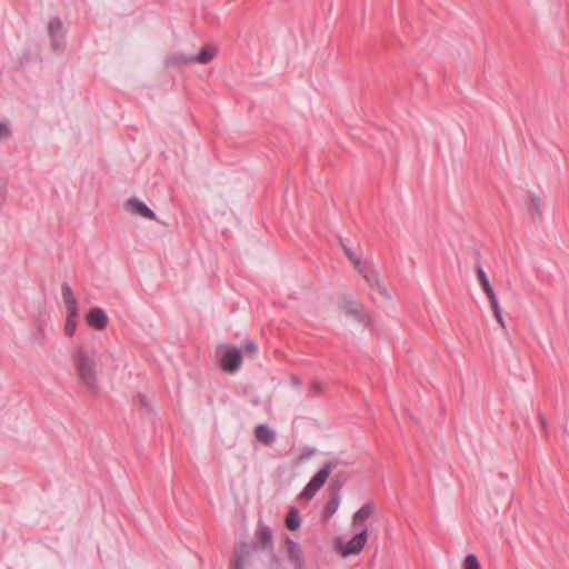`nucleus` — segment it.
I'll list each match as a JSON object with an SVG mask.
<instances>
[{
	"mask_svg": "<svg viewBox=\"0 0 569 569\" xmlns=\"http://www.w3.org/2000/svg\"><path fill=\"white\" fill-rule=\"evenodd\" d=\"M96 356L97 351L93 347L78 346L74 350V367L78 378L92 393L99 390Z\"/></svg>",
	"mask_w": 569,
	"mask_h": 569,
	"instance_id": "nucleus-1",
	"label": "nucleus"
},
{
	"mask_svg": "<svg viewBox=\"0 0 569 569\" xmlns=\"http://www.w3.org/2000/svg\"><path fill=\"white\" fill-rule=\"evenodd\" d=\"M342 461L339 458H332L327 460L322 467L316 472V475L306 485L300 493V498L310 500L316 493L325 486L330 473L337 469Z\"/></svg>",
	"mask_w": 569,
	"mask_h": 569,
	"instance_id": "nucleus-2",
	"label": "nucleus"
},
{
	"mask_svg": "<svg viewBox=\"0 0 569 569\" xmlns=\"http://www.w3.org/2000/svg\"><path fill=\"white\" fill-rule=\"evenodd\" d=\"M217 54V49L211 44H206L197 54L194 56H183V54H173L168 58V63H208L210 62L214 56Z\"/></svg>",
	"mask_w": 569,
	"mask_h": 569,
	"instance_id": "nucleus-3",
	"label": "nucleus"
},
{
	"mask_svg": "<svg viewBox=\"0 0 569 569\" xmlns=\"http://www.w3.org/2000/svg\"><path fill=\"white\" fill-rule=\"evenodd\" d=\"M221 358H220V366L221 368L228 372L233 373L236 372L242 361V355L241 351L232 346L224 345L220 347Z\"/></svg>",
	"mask_w": 569,
	"mask_h": 569,
	"instance_id": "nucleus-4",
	"label": "nucleus"
},
{
	"mask_svg": "<svg viewBox=\"0 0 569 569\" xmlns=\"http://www.w3.org/2000/svg\"><path fill=\"white\" fill-rule=\"evenodd\" d=\"M367 538L368 531L367 528H363L360 532L355 535L353 538L346 545H343L342 541L338 539L336 541V548L338 549L342 557L358 555L363 550L365 545L367 542Z\"/></svg>",
	"mask_w": 569,
	"mask_h": 569,
	"instance_id": "nucleus-5",
	"label": "nucleus"
},
{
	"mask_svg": "<svg viewBox=\"0 0 569 569\" xmlns=\"http://www.w3.org/2000/svg\"><path fill=\"white\" fill-rule=\"evenodd\" d=\"M341 487V477L340 475H335L332 478V482L330 485V490L335 491L330 498V500L326 503L323 515L326 518H330L338 510L340 505V495L339 490Z\"/></svg>",
	"mask_w": 569,
	"mask_h": 569,
	"instance_id": "nucleus-6",
	"label": "nucleus"
},
{
	"mask_svg": "<svg viewBox=\"0 0 569 569\" xmlns=\"http://www.w3.org/2000/svg\"><path fill=\"white\" fill-rule=\"evenodd\" d=\"M126 209L131 213L138 214L146 219H156V213L141 200L131 198L126 203Z\"/></svg>",
	"mask_w": 569,
	"mask_h": 569,
	"instance_id": "nucleus-7",
	"label": "nucleus"
},
{
	"mask_svg": "<svg viewBox=\"0 0 569 569\" xmlns=\"http://www.w3.org/2000/svg\"><path fill=\"white\" fill-rule=\"evenodd\" d=\"M89 326L98 330H103L109 323V319L103 309L99 307L91 308L87 315Z\"/></svg>",
	"mask_w": 569,
	"mask_h": 569,
	"instance_id": "nucleus-8",
	"label": "nucleus"
},
{
	"mask_svg": "<svg viewBox=\"0 0 569 569\" xmlns=\"http://www.w3.org/2000/svg\"><path fill=\"white\" fill-rule=\"evenodd\" d=\"M256 549H268L272 547V532L271 529L260 523L256 531V541L253 543Z\"/></svg>",
	"mask_w": 569,
	"mask_h": 569,
	"instance_id": "nucleus-9",
	"label": "nucleus"
},
{
	"mask_svg": "<svg viewBox=\"0 0 569 569\" xmlns=\"http://www.w3.org/2000/svg\"><path fill=\"white\" fill-rule=\"evenodd\" d=\"M287 547L289 561L296 567V569H302L305 561L300 545L290 538H287Z\"/></svg>",
	"mask_w": 569,
	"mask_h": 569,
	"instance_id": "nucleus-10",
	"label": "nucleus"
},
{
	"mask_svg": "<svg viewBox=\"0 0 569 569\" xmlns=\"http://www.w3.org/2000/svg\"><path fill=\"white\" fill-rule=\"evenodd\" d=\"M365 279L367 280L368 284L376 290L381 297L385 299H390V293L383 282L381 281V278L378 272L370 271L365 273Z\"/></svg>",
	"mask_w": 569,
	"mask_h": 569,
	"instance_id": "nucleus-11",
	"label": "nucleus"
},
{
	"mask_svg": "<svg viewBox=\"0 0 569 569\" xmlns=\"http://www.w3.org/2000/svg\"><path fill=\"white\" fill-rule=\"evenodd\" d=\"M375 512V503L367 501L352 517V526H362Z\"/></svg>",
	"mask_w": 569,
	"mask_h": 569,
	"instance_id": "nucleus-12",
	"label": "nucleus"
},
{
	"mask_svg": "<svg viewBox=\"0 0 569 569\" xmlns=\"http://www.w3.org/2000/svg\"><path fill=\"white\" fill-rule=\"evenodd\" d=\"M346 313L349 316H352L356 320L369 325L370 318L369 316L363 311V307L361 303H353V302H347L343 306Z\"/></svg>",
	"mask_w": 569,
	"mask_h": 569,
	"instance_id": "nucleus-13",
	"label": "nucleus"
},
{
	"mask_svg": "<svg viewBox=\"0 0 569 569\" xmlns=\"http://www.w3.org/2000/svg\"><path fill=\"white\" fill-rule=\"evenodd\" d=\"M49 33L52 39L54 49H60L64 31L62 22L59 19H53L49 23Z\"/></svg>",
	"mask_w": 569,
	"mask_h": 569,
	"instance_id": "nucleus-14",
	"label": "nucleus"
},
{
	"mask_svg": "<svg viewBox=\"0 0 569 569\" xmlns=\"http://www.w3.org/2000/svg\"><path fill=\"white\" fill-rule=\"evenodd\" d=\"M256 439L264 446H270L276 440L274 432L264 423L259 425L254 429Z\"/></svg>",
	"mask_w": 569,
	"mask_h": 569,
	"instance_id": "nucleus-15",
	"label": "nucleus"
},
{
	"mask_svg": "<svg viewBox=\"0 0 569 569\" xmlns=\"http://www.w3.org/2000/svg\"><path fill=\"white\" fill-rule=\"evenodd\" d=\"M286 526L291 531H297L301 527V518L300 512L297 507H290L288 515L286 517Z\"/></svg>",
	"mask_w": 569,
	"mask_h": 569,
	"instance_id": "nucleus-16",
	"label": "nucleus"
},
{
	"mask_svg": "<svg viewBox=\"0 0 569 569\" xmlns=\"http://www.w3.org/2000/svg\"><path fill=\"white\" fill-rule=\"evenodd\" d=\"M250 553L249 546L247 543H241L239 549L236 552L234 568L233 569H243L246 559Z\"/></svg>",
	"mask_w": 569,
	"mask_h": 569,
	"instance_id": "nucleus-17",
	"label": "nucleus"
},
{
	"mask_svg": "<svg viewBox=\"0 0 569 569\" xmlns=\"http://www.w3.org/2000/svg\"><path fill=\"white\" fill-rule=\"evenodd\" d=\"M532 219L541 218V199L537 194L530 196V202L528 208Z\"/></svg>",
	"mask_w": 569,
	"mask_h": 569,
	"instance_id": "nucleus-18",
	"label": "nucleus"
},
{
	"mask_svg": "<svg viewBox=\"0 0 569 569\" xmlns=\"http://www.w3.org/2000/svg\"><path fill=\"white\" fill-rule=\"evenodd\" d=\"M61 295L64 305H72V302H77V298L74 297L72 289L67 282L61 286Z\"/></svg>",
	"mask_w": 569,
	"mask_h": 569,
	"instance_id": "nucleus-19",
	"label": "nucleus"
},
{
	"mask_svg": "<svg viewBox=\"0 0 569 569\" xmlns=\"http://www.w3.org/2000/svg\"><path fill=\"white\" fill-rule=\"evenodd\" d=\"M477 272V278H478V281L483 290V292L488 291L489 289L492 288L488 277H487V273L485 272L483 268L481 266H479L476 270Z\"/></svg>",
	"mask_w": 569,
	"mask_h": 569,
	"instance_id": "nucleus-20",
	"label": "nucleus"
},
{
	"mask_svg": "<svg viewBox=\"0 0 569 569\" xmlns=\"http://www.w3.org/2000/svg\"><path fill=\"white\" fill-rule=\"evenodd\" d=\"M341 244H342V248H343L346 254L348 256V258L352 261V263L358 269V271L362 273V269L360 268V264H361L360 258L355 254V252L352 251V249L350 247H348L345 243H341Z\"/></svg>",
	"mask_w": 569,
	"mask_h": 569,
	"instance_id": "nucleus-21",
	"label": "nucleus"
},
{
	"mask_svg": "<svg viewBox=\"0 0 569 569\" xmlns=\"http://www.w3.org/2000/svg\"><path fill=\"white\" fill-rule=\"evenodd\" d=\"M463 569H481L480 563L475 555H468L462 563Z\"/></svg>",
	"mask_w": 569,
	"mask_h": 569,
	"instance_id": "nucleus-22",
	"label": "nucleus"
},
{
	"mask_svg": "<svg viewBox=\"0 0 569 569\" xmlns=\"http://www.w3.org/2000/svg\"><path fill=\"white\" fill-rule=\"evenodd\" d=\"M76 328H77V319H72V318H67L66 319V325H64V332L68 335V336H73L74 332H76Z\"/></svg>",
	"mask_w": 569,
	"mask_h": 569,
	"instance_id": "nucleus-23",
	"label": "nucleus"
},
{
	"mask_svg": "<svg viewBox=\"0 0 569 569\" xmlns=\"http://www.w3.org/2000/svg\"><path fill=\"white\" fill-rule=\"evenodd\" d=\"M485 293H486L488 300L490 301L492 310H496V309L500 308V305H499V301H498V298H497V296L495 293L493 288L489 289Z\"/></svg>",
	"mask_w": 569,
	"mask_h": 569,
	"instance_id": "nucleus-24",
	"label": "nucleus"
},
{
	"mask_svg": "<svg viewBox=\"0 0 569 569\" xmlns=\"http://www.w3.org/2000/svg\"><path fill=\"white\" fill-rule=\"evenodd\" d=\"M67 311V318L78 319V302H72V305H64Z\"/></svg>",
	"mask_w": 569,
	"mask_h": 569,
	"instance_id": "nucleus-25",
	"label": "nucleus"
},
{
	"mask_svg": "<svg viewBox=\"0 0 569 569\" xmlns=\"http://www.w3.org/2000/svg\"><path fill=\"white\" fill-rule=\"evenodd\" d=\"M11 136V130L8 122H0V139L6 140Z\"/></svg>",
	"mask_w": 569,
	"mask_h": 569,
	"instance_id": "nucleus-26",
	"label": "nucleus"
},
{
	"mask_svg": "<svg viewBox=\"0 0 569 569\" xmlns=\"http://www.w3.org/2000/svg\"><path fill=\"white\" fill-rule=\"evenodd\" d=\"M243 349L246 352H248L250 355H256L258 351L257 345L252 340H247L243 345Z\"/></svg>",
	"mask_w": 569,
	"mask_h": 569,
	"instance_id": "nucleus-27",
	"label": "nucleus"
},
{
	"mask_svg": "<svg viewBox=\"0 0 569 569\" xmlns=\"http://www.w3.org/2000/svg\"><path fill=\"white\" fill-rule=\"evenodd\" d=\"M497 321L499 322V325L502 327V328H506V322L503 320V317H502V311H501V308H498L496 310H492Z\"/></svg>",
	"mask_w": 569,
	"mask_h": 569,
	"instance_id": "nucleus-28",
	"label": "nucleus"
},
{
	"mask_svg": "<svg viewBox=\"0 0 569 569\" xmlns=\"http://www.w3.org/2000/svg\"><path fill=\"white\" fill-rule=\"evenodd\" d=\"M311 391L315 393V395H318L322 391V386L320 382L318 381H313L311 383Z\"/></svg>",
	"mask_w": 569,
	"mask_h": 569,
	"instance_id": "nucleus-29",
	"label": "nucleus"
},
{
	"mask_svg": "<svg viewBox=\"0 0 569 569\" xmlns=\"http://www.w3.org/2000/svg\"><path fill=\"white\" fill-rule=\"evenodd\" d=\"M539 420H540V423H541L542 429H543V430H546V428H547V421H546V419L543 418V416H542V415H539Z\"/></svg>",
	"mask_w": 569,
	"mask_h": 569,
	"instance_id": "nucleus-30",
	"label": "nucleus"
},
{
	"mask_svg": "<svg viewBox=\"0 0 569 569\" xmlns=\"http://www.w3.org/2000/svg\"><path fill=\"white\" fill-rule=\"evenodd\" d=\"M292 383L296 386V387H299L300 386V380L298 377H293L292 378Z\"/></svg>",
	"mask_w": 569,
	"mask_h": 569,
	"instance_id": "nucleus-31",
	"label": "nucleus"
},
{
	"mask_svg": "<svg viewBox=\"0 0 569 569\" xmlns=\"http://www.w3.org/2000/svg\"><path fill=\"white\" fill-rule=\"evenodd\" d=\"M312 455H313V451H310V452L307 455V457H310V456H312Z\"/></svg>",
	"mask_w": 569,
	"mask_h": 569,
	"instance_id": "nucleus-32",
	"label": "nucleus"
}]
</instances>
